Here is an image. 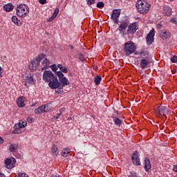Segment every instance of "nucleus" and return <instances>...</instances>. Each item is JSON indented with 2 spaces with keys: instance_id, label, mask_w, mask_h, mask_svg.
<instances>
[{
  "instance_id": "a878e982",
  "label": "nucleus",
  "mask_w": 177,
  "mask_h": 177,
  "mask_svg": "<svg viewBox=\"0 0 177 177\" xmlns=\"http://www.w3.org/2000/svg\"><path fill=\"white\" fill-rule=\"evenodd\" d=\"M101 81H102V77L100 75H97L94 78V82H95V85H99L100 84Z\"/></svg>"
},
{
  "instance_id": "ea45409f",
  "label": "nucleus",
  "mask_w": 177,
  "mask_h": 177,
  "mask_svg": "<svg viewBox=\"0 0 177 177\" xmlns=\"http://www.w3.org/2000/svg\"><path fill=\"white\" fill-rule=\"evenodd\" d=\"M130 177H140V176H139L137 173L133 172L131 173Z\"/></svg>"
},
{
  "instance_id": "3c124183",
  "label": "nucleus",
  "mask_w": 177,
  "mask_h": 177,
  "mask_svg": "<svg viewBox=\"0 0 177 177\" xmlns=\"http://www.w3.org/2000/svg\"><path fill=\"white\" fill-rule=\"evenodd\" d=\"M28 121L29 122H32V119L31 118H28Z\"/></svg>"
},
{
  "instance_id": "13d9d810",
  "label": "nucleus",
  "mask_w": 177,
  "mask_h": 177,
  "mask_svg": "<svg viewBox=\"0 0 177 177\" xmlns=\"http://www.w3.org/2000/svg\"><path fill=\"white\" fill-rule=\"evenodd\" d=\"M170 1H174V0H170Z\"/></svg>"
},
{
  "instance_id": "603ef678",
  "label": "nucleus",
  "mask_w": 177,
  "mask_h": 177,
  "mask_svg": "<svg viewBox=\"0 0 177 177\" xmlns=\"http://www.w3.org/2000/svg\"><path fill=\"white\" fill-rule=\"evenodd\" d=\"M0 177H6V176L2 173H0Z\"/></svg>"
},
{
  "instance_id": "b1692460",
  "label": "nucleus",
  "mask_w": 177,
  "mask_h": 177,
  "mask_svg": "<svg viewBox=\"0 0 177 177\" xmlns=\"http://www.w3.org/2000/svg\"><path fill=\"white\" fill-rule=\"evenodd\" d=\"M18 125L19 128H26V127H27V122L26 120H19Z\"/></svg>"
},
{
  "instance_id": "1a4fd4ad",
  "label": "nucleus",
  "mask_w": 177,
  "mask_h": 177,
  "mask_svg": "<svg viewBox=\"0 0 177 177\" xmlns=\"http://www.w3.org/2000/svg\"><path fill=\"white\" fill-rule=\"evenodd\" d=\"M120 15H121V10H113L111 15V19L113 23H118V18L120 17Z\"/></svg>"
},
{
  "instance_id": "09e8293b",
  "label": "nucleus",
  "mask_w": 177,
  "mask_h": 177,
  "mask_svg": "<svg viewBox=\"0 0 177 177\" xmlns=\"http://www.w3.org/2000/svg\"><path fill=\"white\" fill-rule=\"evenodd\" d=\"M3 143V138L0 137V145Z\"/></svg>"
},
{
  "instance_id": "f257e3e1",
  "label": "nucleus",
  "mask_w": 177,
  "mask_h": 177,
  "mask_svg": "<svg viewBox=\"0 0 177 177\" xmlns=\"http://www.w3.org/2000/svg\"><path fill=\"white\" fill-rule=\"evenodd\" d=\"M43 81L48 83V86L50 89H58V88H60L59 79H57V76L52 71H45L43 73Z\"/></svg>"
},
{
  "instance_id": "6e6552de",
  "label": "nucleus",
  "mask_w": 177,
  "mask_h": 177,
  "mask_svg": "<svg viewBox=\"0 0 177 177\" xmlns=\"http://www.w3.org/2000/svg\"><path fill=\"white\" fill-rule=\"evenodd\" d=\"M136 30H138V24L137 23L130 24L128 26L127 34L133 35L135 34V32H136Z\"/></svg>"
},
{
  "instance_id": "bb28decb",
  "label": "nucleus",
  "mask_w": 177,
  "mask_h": 177,
  "mask_svg": "<svg viewBox=\"0 0 177 177\" xmlns=\"http://www.w3.org/2000/svg\"><path fill=\"white\" fill-rule=\"evenodd\" d=\"M17 145L16 144H11L10 146V148H9V150L10 151H12V153L16 151V150H17Z\"/></svg>"
},
{
  "instance_id": "ddd939ff",
  "label": "nucleus",
  "mask_w": 177,
  "mask_h": 177,
  "mask_svg": "<svg viewBox=\"0 0 177 177\" xmlns=\"http://www.w3.org/2000/svg\"><path fill=\"white\" fill-rule=\"evenodd\" d=\"M127 27H128L127 21H122L119 26V31L120 34H124L127 30Z\"/></svg>"
},
{
  "instance_id": "dca6fc26",
  "label": "nucleus",
  "mask_w": 177,
  "mask_h": 177,
  "mask_svg": "<svg viewBox=\"0 0 177 177\" xmlns=\"http://www.w3.org/2000/svg\"><path fill=\"white\" fill-rule=\"evenodd\" d=\"M144 165H145V171H147V172H149V171L151 169V163H150V160L145 159Z\"/></svg>"
},
{
  "instance_id": "473e14b6",
  "label": "nucleus",
  "mask_w": 177,
  "mask_h": 177,
  "mask_svg": "<svg viewBox=\"0 0 177 177\" xmlns=\"http://www.w3.org/2000/svg\"><path fill=\"white\" fill-rule=\"evenodd\" d=\"M160 106H158L154 109L155 114L158 117V115H160Z\"/></svg>"
},
{
  "instance_id": "4be33fe9",
  "label": "nucleus",
  "mask_w": 177,
  "mask_h": 177,
  "mask_svg": "<svg viewBox=\"0 0 177 177\" xmlns=\"http://www.w3.org/2000/svg\"><path fill=\"white\" fill-rule=\"evenodd\" d=\"M57 67L58 68H59L62 73H68V69H67L65 66H63V65L59 64L57 65Z\"/></svg>"
},
{
  "instance_id": "49530a36",
  "label": "nucleus",
  "mask_w": 177,
  "mask_h": 177,
  "mask_svg": "<svg viewBox=\"0 0 177 177\" xmlns=\"http://www.w3.org/2000/svg\"><path fill=\"white\" fill-rule=\"evenodd\" d=\"M171 23H173L174 24H176V20L175 19V18H172L171 19Z\"/></svg>"
},
{
  "instance_id": "a211bd4d",
  "label": "nucleus",
  "mask_w": 177,
  "mask_h": 177,
  "mask_svg": "<svg viewBox=\"0 0 177 177\" xmlns=\"http://www.w3.org/2000/svg\"><path fill=\"white\" fill-rule=\"evenodd\" d=\"M163 13L164 15H166V16H171L172 14V8H171L169 6H164Z\"/></svg>"
},
{
  "instance_id": "9b49d317",
  "label": "nucleus",
  "mask_w": 177,
  "mask_h": 177,
  "mask_svg": "<svg viewBox=\"0 0 177 177\" xmlns=\"http://www.w3.org/2000/svg\"><path fill=\"white\" fill-rule=\"evenodd\" d=\"M131 160L133 161V164H135V165H140V159H139V152L135 151L133 152Z\"/></svg>"
},
{
  "instance_id": "5fc2aeb1",
  "label": "nucleus",
  "mask_w": 177,
  "mask_h": 177,
  "mask_svg": "<svg viewBox=\"0 0 177 177\" xmlns=\"http://www.w3.org/2000/svg\"><path fill=\"white\" fill-rule=\"evenodd\" d=\"M51 177H59V176L56 175H52Z\"/></svg>"
},
{
  "instance_id": "393cba45",
  "label": "nucleus",
  "mask_w": 177,
  "mask_h": 177,
  "mask_svg": "<svg viewBox=\"0 0 177 177\" xmlns=\"http://www.w3.org/2000/svg\"><path fill=\"white\" fill-rule=\"evenodd\" d=\"M59 81L63 85H68L69 84L68 80L64 76L63 77H61V79H59Z\"/></svg>"
},
{
  "instance_id": "4468645a",
  "label": "nucleus",
  "mask_w": 177,
  "mask_h": 177,
  "mask_svg": "<svg viewBox=\"0 0 177 177\" xmlns=\"http://www.w3.org/2000/svg\"><path fill=\"white\" fill-rule=\"evenodd\" d=\"M24 102H26V97L24 96L19 97L17 100V104L18 107H24V106H26V104H24Z\"/></svg>"
},
{
  "instance_id": "7c9ffc66",
  "label": "nucleus",
  "mask_w": 177,
  "mask_h": 177,
  "mask_svg": "<svg viewBox=\"0 0 177 177\" xmlns=\"http://www.w3.org/2000/svg\"><path fill=\"white\" fill-rule=\"evenodd\" d=\"M50 68H51L52 71H53L54 73H56V71H57V66H56L55 64H53V65L49 66Z\"/></svg>"
},
{
  "instance_id": "412c9836",
  "label": "nucleus",
  "mask_w": 177,
  "mask_h": 177,
  "mask_svg": "<svg viewBox=\"0 0 177 177\" xmlns=\"http://www.w3.org/2000/svg\"><path fill=\"white\" fill-rule=\"evenodd\" d=\"M52 104H46L45 105H43V109L44 113H46V111H50L52 110Z\"/></svg>"
},
{
  "instance_id": "0eeeda50",
  "label": "nucleus",
  "mask_w": 177,
  "mask_h": 177,
  "mask_svg": "<svg viewBox=\"0 0 177 177\" xmlns=\"http://www.w3.org/2000/svg\"><path fill=\"white\" fill-rule=\"evenodd\" d=\"M6 167L8 168V169H12V168L15 167V164H16V159L12 158V160L10 158L6 159L5 162Z\"/></svg>"
},
{
  "instance_id": "39448f33",
  "label": "nucleus",
  "mask_w": 177,
  "mask_h": 177,
  "mask_svg": "<svg viewBox=\"0 0 177 177\" xmlns=\"http://www.w3.org/2000/svg\"><path fill=\"white\" fill-rule=\"evenodd\" d=\"M154 35H156V30H154V28H152L146 37L147 45H151L154 42Z\"/></svg>"
},
{
  "instance_id": "a19ab883",
  "label": "nucleus",
  "mask_w": 177,
  "mask_h": 177,
  "mask_svg": "<svg viewBox=\"0 0 177 177\" xmlns=\"http://www.w3.org/2000/svg\"><path fill=\"white\" fill-rule=\"evenodd\" d=\"M55 19H56L55 17H53V15H52L48 20L47 21L48 22H51L55 20Z\"/></svg>"
},
{
  "instance_id": "423d86ee",
  "label": "nucleus",
  "mask_w": 177,
  "mask_h": 177,
  "mask_svg": "<svg viewBox=\"0 0 177 177\" xmlns=\"http://www.w3.org/2000/svg\"><path fill=\"white\" fill-rule=\"evenodd\" d=\"M159 37L162 38V39H169L171 38V32L168 30H162L160 32Z\"/></svg>"
},
{
  "instance_id": "9d476101",
  "label": "nucleus",
  "mask_w": 177,
  "mask_h": 177,
  "mask_svg": "<svg viewBox=\"0 0 177 177\" xmlns=\"http://www.w3.org/2000/svg\"><path fill=\"white\" fill-rule=\"evenodd\" d=\"M149 64H150V57H142L140 64L141 68H146L149 67Z\"/></svg>"
},
{
  "instance_id": "cd10ccee",
  "label": "nucleus",
  "mask_w": 177,
  "mask_h": 177,
  "mask_svg": "<svg viewBox=\"0 0 177 177\" xmlns=\"http://www.w3.org/2000/svg\"><path fill=\"white\" fill-rule=\"evenodd\" d=\"M41 113H45L44 111V106H43L35 109V114H41Z\"/></svg>"
},
{
  "instance_id": "f03ea898",
  "label": "nucleus",
  "mask_w": 177,
  "mask_h": 177,
  "mask_svg": "<svg viewBox=\"0 0 177 177\" xmlns=\"http://www.w3.org/2000/svg\"><path fill=\"white\" fill-rule=\"evenodd\" d=\"M136 8L140 15H147L150 12L151 6L146 0H138L136 3Z\"/></svg>"
},
{
  "instance_id": "e433bc0d",
  "label": "nucleus",
  "mask_w": 177,
  "mask_h": 177,
  "mask_svg": "<svg viewBox=\"0 0 177 177\" xmlns=\"http://www.w3.org/2000/svg\"><path fill=\"white\" fill-rule=\"evenodd\" d=\"M172 63H176L177 62V56L176 55H174L171 57V59Z\"/></svg>"
},
{
  "instance_id": "c85d7f7f",
  "label": "nucleus",
  "mask_w": 177,
  "mask_h": 177,
  "mask_svg": "<svg viewBox=\"0 0 177 177\" xmlns=\"http://www.w3.org/2000/svg\"><path fill=\"white\" fill-rule=\"evenodd\" d=\"M68 154H70V151H68V149H63L62 151V156L63 157H68Z\"/></svg>"
},
{
  "instance_id": "6ab92c4d",
  "label": "nucleus",
  "mask_w": 177,
  "mask_h": 177,
  "mask_svg": "<svg viewBox=\"0 0 177 177\" xmlns=\"http://www.w3.org/2000/svg\"><path fill=\"white\" fill-rule=\"evenodd\" d=\"M136 55H140V56H141L142 59H143V57H149V53L147 51H145L143 50H140V51H137L136 53Z\"/></svg>"
},
{
  "instance_id": "2eb2a0df",
  "label": "nucleus",
  "mask_w": 177,
  "mask_h": 177,
  "mask_svg": "<svg viewBox=\"0 0 177 177\" xmlns=\"http://www.w3.org/2000/svg\"><path fill=\"white\" fill-rule=\"evenodd\" d=\"M51 152H52V156L54 157V158H57V156H59V148L56 146H53L51 147Z\"/></svg>"
},
{
  "instance_id": "c9c22d12",
  "label": "nucleus",
  "mask_w": 177,
  "mask_h": 177,
  "mask_svg": "<svg viewBox=\"0 0 177 177\" xmlns=\"http://www.w3.org/2000/svg\"><path fill=\"white\" fill-rule=\"evenodd\" d=\"M18 177H28V174L26 173H19Z\"/></svg>"
},
{
  "instance_id": "c756f323",
  "label": "nucleus",
  "mask_w": 177,
  "mask_h": 177,
  "mask_svg": "<svg viewBox=\"0 0 177 177\" xmlns=\"http://www.w3.org/2000/svg\"><path fill=\"white\" fill-rule=\"evenodd\" d=\"M12 21L14 23V24H17V26L19 25V19H17V17L16 16H12Z\"/></svg>"
},
{
  "instance_id": "de8ad7c7",
  "label": "nucleus",
  "mask_w": 177,
  "mask_h": 177,
  "mask_svg": "<svg viewBox=\"0 0 177 177\" xmlns=\"http://www.w3.org/2000/svg\"><path fill=\"white\" fill-rule=\"evenodd\" d=\"M173 170L174 171V172H177V165L174 166Z\"/></svg>"
},
{
  "instance_id": "8fccbe9b",
  "label": "nucleus",
  "mask_w": 177,
  "mask_h": 177,
  "mask_svg": "<svg viewBox=\"0 0 177 177\" xmlns=\"http://www.w3.org/2000/svg\"><path fill=\"white\" fill-rule=\"evenodd\" d=\"M59 117H60V115L59 114H57L55 116V118L56 120H57V118H59Z\"/></svg>"
},
{
  "instance_id": "7ed1b4c3",
  "label": "nucleus",
  "mask_w": 177,
  "mask_h": 177,
  "mask_svg": "<svg viewBox=\"0 0 177 177\" xmlns=\"http://www.w3.org/2000/svg\"><path fill=\"white\" fill-rule=\"evenodd\" d=\"M16 13L19 17L24 18L30 13V8L26 4L17 5Z\"/></svg>"
},
{
  "instance_id": "f3484780",
  "label": "nucleus",
  "mask_w": 177,
  "mask_h": 177,
  "mask_svg": "<svg viewBox=\"0 0 177 177\" xmlns=\"http://www.w3.org/2000/svg\"><path fill=\"white\" fill-rule=\"evenodd\" d=\"M50 64V61L47 58L44 59L42 62V65L44 67L41 68V70H48L49 68Z\"/></svg>"
},
{
  "instance_id": "864d4df0",
  "label": "nucleus",
  "mask_w": 177,
  "mask_h": 177,
  "mask_svg": "<svg viewBox=\"0 0 177 177\" xmlns=\"http://www.w3.org/2000/svg\"><path fill=\"white\" fill-rule=\"evenodd\" d=\"M70 48H71V50H73V49H74V47H73V46H70Z\"/></svg>"
},
{
  "instance_id": "a18cd8bd",
  "label": "nucleus",
  "mask_w": 177,
  "mask_h": 177,
  "mask_svg": "<svg viewBox=\"0 0 177 177\" xmlns=\"http://www.w3.org/2000/svg\"><path fill=\"white\" fill-rule=\"evenodd\" d=\"M46 2V0H39V3H41V5H45Z\"/></svg>"
},
{
  "instance_id": "aec40b11",
  "label": "nucleus",
  "mask_w": 177,
  "mask_h": 177,
  "mask_svg": "<svg viewBox=\"0 0 177 177\" xmlns=\"http://www.w3.org/2000/svg\"><path fill=\"white\" fill-rule=\"evenodd\" d=\"M15 6H13V5L12 3H8L6 4L3 6V9L4 10H6V12H12L14 9Z\"/></svg>"
},
{
  "instance_id": "6e6d98bb",
  "label": "nucleus",
  "mask_w": 177,
  "mask_h": 177,
  "mask_svg": "<svg viewBox=\"0 0 177 177\" xmlns=\"http://www.w3.org/2000/svg\"><path fill=\"white\" fill-rule=\"evenodd\" d=\"M13 133H17V132H16V131H13Z\"/></svg>"
},
{
  "instance_id": "58836bf2",
  "label": "nucleus",
  "mask_w": 177,
  "mask_h": 177,
  "mask_svg": "<svg viewBox=\"0 0 177 177\" xmlns=\"http://www.w3.org/2000/svg\"><path fill=\"white\" fill-rule=\"evenodd\" d=\"M160 115L161 114H164V112L165 111V107L160 106Z\"/></svg>"
},
{
  "instance_id": "f8f14e48",
  "label": "nucleus",
  "mask_w": 177,
  "mask_h": 177,
  "mask_svg": "<svg viewBox=\"0 0 177 177\" xmlns=\"http://www.w3.org/2000/svg\"><path fill=\"white\" fill-rule=\"evenodd\" d=\"M35 83L34 78L32 77V75H28L25 80V86H29V85H32Z\"/></svg>"
},
{
  "instance_id": "4d7b16f0",
  "label": "nucleus",
  "mask_w": 177,
  "mask_h": 177,
  "mask_svg": "<svg viewBox=\"0 0 177 177\" xmlns=\"http://www.w3.org/2000/svg\"><path fill=\"white\" fill-rule=\"evenodd\" d=\"M32 64H34V62H32Z\"/></svg>"
},
{
  "instance_id": "f704fd0d",
  "label": "nucleus",
  "mask_w": 177,
  "mask_h": 177,
  "mask_svg": "<svg viewBox=\"0 0 177 177\" xmlns=\"http://www.w3.org/2000/svg\"><path fill=\"white\" fill-rule=\"evenodd\" d=\"M104 3L103 2H98L97 3V8H104Z\"/></svg>"
},
{
  "instance_id": "72a5a7b5",
  "label": "nucleus",
  "mask_w": 177,
  "mask_h": 177,
  "mask_svg": "<svg viewBox=\"0 0 177 177\" xmlns=\"http://www.w3.org/2000/svg\"><path fill=\"white\" fill-rule=\"evenodd\" d=\"M57 15H59V8H56L55 10H54V12H53V17H57Z\"/></svg>"
},
{
  "instance_id": "2f4dec72",
  "label": "nucleus",
  "mask_w": 177,
  "mask_h": 177,
  "mask_svg": "<svg viewBox=\"0 0 177 177\" xmlns=\"http://www.w3.org/2000/svg\"><path fill=\"white\" fill-rule=\"evenodd\" d=\"M56 75H57L59 80H60L64 77V74H63V72H62V71H57L56 73Z\"/></svg>"
},
{
  "instance_id": "5701e85b",
  "label": "nucleus",
  "mask_w": 177,
  "mask_h": 177,
  "mask_svg": "<svg viewBox=\"0 0 177 177\" xmlns=\"http://www.w3.org/2000/svg\"><path fill=\"white\" fill-rule=\"evenodd\" d=\"M113 122L115 123V125H118V127H120V125L122 124V121L117 117H113Z\"/></svg>"
},
{
  "instance_id": "79ce46f5",
  "label": "nucleus",
  "mask_w": 177,
  "mask_h": 177,
  "mask_svg": "<svg viewBox=\"0 0 177 177\" xmlns=\"http://www.w3.org/2000/svg\"><path fill=\"white\" fill-rule=\"evenodd\" d=\"M41 60H42V59L39 57V56H38V57H37L35 58V62H37V64L41 63Z\"/></svg>"
},
{
  "instance_id": "c03bdc74",
  "label": "nucleus",
  "mask_w": 177,
  "mask_h": 177,
  "mask_svg": "<svg viewBox=\"0 0 177 177\" xmlns=\"http://www.w3.org/2000/svg\"><path fill=\"white\" fill-rule=\"evenodd\" d=\"M46 55H45V54H41V55H39V57L41 59V60H43V59H45V57H46Z\"/></svg>"
},
{
  "instance_id": "37998d69",
  "label": "nucleus",
  "mask_w": 177,
  "mask_h": 177,
  "mask_svg": "<svg viewBox=\"0 0 177 177\" xmlns=\"http://www.w3.org/2000/svg\"><path fill=\"white\" fill-rule=\"evenodd\" d=\"M2 73H3V68L0 66V78H2V77H3V75H2Z\"/></svg>"
},
{
  "instance_id": "20e7f679",
  "label": "nucleus",
  "mask_w": 177,
  "mask_h": 177,
  "mask_svg": "<svg viewBox=\"0 0 177 177\" xmlns=\"http://www.w3.org/2000/svg\"><path fill=\"white\" fill-rule=\"evenodd\" d=\"M123 50L127 55V56H129V55H132L136 50V46H135V43L132 41H129L124 44V47Z\"/></svg>"
},
{
  "instance_id": "4c0bfd02",
  "label": "nucleus",
  "mask_w": 177,
  "mask_h": 177,
  "mask_svg": "<svg viewBox=\"0 0 177 177\" xmlns=\"http://www.w3.org/2000/svg\"><path fill=\"white\" fill-rule=\"evenodd\" d=\"M87 5H93L95 3V0H86Z\"/></svg>"
}]
</instances>
